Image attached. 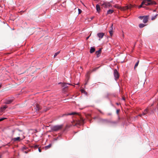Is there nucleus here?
I'll return each instance as SVG.
<instances>
[{"mask_svg": "<svg viewBox=\"0 0 158 158\" xmlns=\"http://www.w3.org/2000/svg\"><path fill=\"white\" fill-rule=\"evenodd\" d=\"M74 114H77L79 117L80 118V119H78L77 120H76L75 121H74L73 123V124L74 126H78L80 125L81 124H83L84 120L82 118L80 114L78 113H77L75 112H73L71 113H69L68 114H63L62 115V116H67L68 115H72Z\"/></svg>", "mask_w": 158, "mask_h": 158, "instance_id": "f257e3e1", "label": "nucleus"}, {"mask_svg": "<svg viewBox=\"0 0 158 158\" xmlns=\"http://www.w3.org/2000/svg\"><path fill=\"white\" fill-rule=\"evenodd\" d=\"M142 4L146 6L152 5L156 4V2L152 0H143L142 2Z\"/></svg>", "mask_w": 158, "mask_h": 158, "instance_id": "f03ea898", "label": "nucleus"}, {"mask_svg": "<svg viewBox=\"0 0 158 158\" xmlns=\"http://www.w3.org/2000/svg\"><path fill=\"white\" fill-rule=\"evenodd\" d=\"M63 125H56L51 127V129L52 131H57L61 129L63 127Z\"/></svg>", "mask_w": 158, "mask_h": 158, "instance_id": "7ed1b4c3", "label": "nucleus"}, {"mask_svg": "<svg viewBox=\"0 0 158 158\" xmlns=\"http://www.w3.org/2000/svg\"><path fill=\"white\" fill-rule=\"evenodd\" d=\"M25 136L23 135L22 138L17 137L13 138L11 139V141L14 142H20L22 139H24Z\"/></svg>", "mask_w": 158, "mask_h": 158, "instance_id": "20e7f679", "label": "nucleus"}, {"mask_svg": "<svg viewBox=\"0 0 158 158\" xmlns=\"http://www.w3.org/2000/svg\"><path fill=\"white\" fill-rule=\"evenodd\" d=\"M134 7V6L130 4L129 5L126 6H120V9L122 10H125L127 9H131V8H133Z\"/></svg>", "mask_w": 158, "mask_h": 158, "instance_id": "39448f33", "label": "nucleus"}, {"mask_svg": "<svg viewBox=\"0 0 158 158\" xmlns=\"http://www.w3.org/2000/svg\"><path fill=\"white\" fill-rule=\"evenodd\" d=\"M21 131L19 130H17L15 131H12V136H19L20 135L19 132Z\"/></svg>", "mask_w": 158, "mask_h": 158, "instance_id": "423d86ee", "label": "nucleus"}, {"mask_svg": "<svg viewBox=\"0 0 158 158\" xmlns=\"http://www.w3.org/2000/svg\"><path fill=\"white\" fill-rule=\"evenodd\" d=\"M102 6H103L104 7L106 8L108 7H110L111 6L109 2H105L102 4Z\"/></svg>", "mask_w": 158, "mask_h": 158, "instance_id": "0eeeda50", "label": "nucleus"}, {"mask_svg": "<svg viewBox=\"0 0 158 158\" xmlns=\"http://www.w3.org/2000/svg\"><path fill=\"white\" fill-rule=\"evenodd\" d=\"M114 75L116 80L119 78V75L118 73V72L117 70L116 69L114 70Z\"/></svg>", "mask_w": 158, "mask_h": 158, "instance_id": "6e6552de", "label": "nucleus"}, {"mask_svg": "<svg viewBox=\"0 0 158 158\" xmlns=\"http://www.w3.org/2000/svg\"><path fill=\"white\" fill-rule=\"evenodd\" d=\"M149 16H144V18H143V22L144 23H147L148 21Z\"/></svg>", "mask_w": 158, "mask_h": 158, "instance_id": "1a4fd4ad", "label": "nucleus"}, {"mask_svg": "<svg viewBox=\"0 0 158 158\" xmlns=\"http://www.w3.org/2000/svg\"><path fill=\"white\" fill-rule=\"evenodd\" d=\"M104 35V33L102 32L99 33L97 34V36L99 38V40L103 38Z\"/></svg>", "mask_w": 158, "mask_h": 158, "instance_id": "9d476101", "label": "nucleus"}, {"mask_svg": "<svg viewBox=\"0 0 158 158\" xmlns=\"http://www.w3.org/2000/svg\"><path fill=\"white\" fill-rule=\"evenodd\" d=\"M13 99L6 100L4 103L6 104H10L13 102Z\"/></svg>", "mask_w": 158, "mask_h": 158, "instance_id": "9b49d317", "label": "nucleus"}, {"mask_svg": "<svg viewBox=\"0 0 158 158\" xmlns=\"http://www.w3.org/2000/svg\"><path fill=\"white\" fill-rule=\"evenodd\" d=\"M35 109L36 111H39L41 109L40 107V105L37 104H35Z\"/></svg>", "mask_w": 158, "mask_h": 158, "instance_id": "f8f14e48", "label": "nucleus"}, {"mask_svg": "<svg viewBox=\"0 0 158 158\" xmlns=\"http://www.w3.org/2000/svg\"><path fill=\"white\" fill-rule=\"evenodd\" d=\"M101 49H100L98 51H97L95 53L98 57L99 56V54L101 53Z\"/></svg>", "mask_w": 158, "mask_h": 158, "instance_id": "ddd939ff", "label": "nucleus"}, {"mask_svg": "<svg viewBox=\"0 0 158 158\" xmlns=\"http://www.w3.org/2000/svg\"><path fill=\"white\" fill-rule=\"evenodd\" d=\"M67 85H72V84L69 83H64L62 84V87H64V88H66L68 87Z\"/></svg>", "mask_w": 158, "mask_h": 158, "instance_id": "4468645a", "label": "nucleus"}, {"mask_svg": "<svg viewBox=\"0 0 158 158\" xmlns=\"http://www.w3.org/2000/svg\"><path fill=\"white\" fill-rule=\"evenodd\" d=\"M7 106H4L2 107H1L0 108V111L1 112H3L7 108Z\"/></svg>", "mask_w": 158, "mask_h": 158, "instance_id": "2eb2a0df", "label": "nucleus"}, {"mask_svg": "<svg viewBox=\"0 0 158 158\" xmlns=\"http://www.w3.org/2000/svg\"><path fill=\"white\" fill-rule=\"evenodd\" d=\"M96 8L97 11L99 12L101 10L100 6L98 5L97 4L96 6Z\"/></svg>", "mask_w": 158, "mask_h": 158, "instance_id": "dca6fc26", "label": "nucleus"}, {"mask_svg": "<svg viewBox=\"0 0 158 158\" xmlns=\"http://www.w3.org/2000/svg\"><path fill=\"white\" fill-rule=\"evenodd\" d=\"M95 51V48L94 47H91L90 50V52L91 53H92Z\"/></svg>", "mask_w": 158, "mask_h": 158, "instance_id": "f3484780", "label": "nucleus"}, {"mask_svg": "<svg viewBox=\"0 0 158 158\" xmlns=\"http://www.w3.org/2000/svg\"><path fill=\"white\" fill-rule=\"evenodd\" d=\"M114 10H109L107 12V14H111L113 13Z\"/></svg>", "mask_w": 158, "mask_h": 158, "instance_id": "a211bd4d", "label": "nucleus"}, {"mask_svg": "<svg viewBox=\"0 0 158 158\" xmlns=\"http://www.w3.org/2000/svg\"><path fill=\"white\" fill-rule=\"evenodd\" d=\"M102 121L103 123H108L109 122V121L107 119H103Z\"/></svg>", "mask_w": 158, "mask_h": 158, "instance_id": "6ab92c4d", "label": "nucleus"}, {"mask_svg": "<svg viewBox=\"0 0 158 158\" xmlns=\"http://www.w3.org/2000/svg\"><path fill=\"white\" fill-rule=\"evenodd\" d=\"M148 112V108L145 109L143 111V114H146Z\"/></svg>", "mask_w": 158, "mask_h": 158, "instance_id": "aec40b11", "label": "nucleus"}, {"mask_svg": "<svg viewBox=\"0 0 158 158\" xmlns=\"http://www.w3.org/2000/svg\"><path fill=\"white\" fill-rule=\"evenodd\" d=\"M145 26V25L144 24H143L141 23L139 25V27L140 28H142Z\"/></svg>", "mask_w": 158, "mask_h": 158, "instance_id": "412c9836", "label": "nucleus"}, {"mask_svg": "<svg viewBox=\"0 0 158 158\" xmlns=\"http://www.w3.org/2000/svg\"><path fill=\"white\" fill-rule=\"evenodd\" d=\"M49 148V145L45 146L43 148V149L45 150H46Z\"/></svg>", "mask_w": 158, "mask_h": 158, "instance_id": "4be33fe9", "label": "nucleus"}, {"mask_svg": "<svg viewBox=\"0 0 158 158\" xmlns=\"http://www.w3.org/2000/svg\"><path fill=\"white\" fill-rule=\"evenodd\" d=\"M71 127V126H69V125H67L65 127V128L64 129V131H66L67 129Z\"/></svg>", "mask_w": 158, "mask_h": 158, "instance_id": "5701e85b", "label": "nucleus"}, {"mask_svg": "<svg viewBox=\"0 0 158 158\" xmlns=\"http://www.w3.org/2000/svg\"><path fill=\"white\" fill-rule=\"evenodd\" d=\"M139 60H138V61L135 64V66H134V69H135L137 67V66H138V64H139Z\"/></svg>", "mask_w": 158, "mask_h": 158, "instance_id": "b1692460", "label": "nucleus"}, {"mask_svg": "<svg viewBox=\"0 0 158 158\" xmlns=\"http://www.w3.org/2000/svg\"><path fill=\"white\" fill-rule=\"evenodd\" d=\"M60 53V52H58L56 53H55L54 56V58H55L56 57V56L59 54Z\"/></svg>", "mask_w": 158, "mask_h": 158, "instance_id": "393cba45", "label": "nucleus"}, {"mask_svg": "<svg viewBox=\"0 0 158 158\" xmlns=\"http://www.w3.org/2000/svg\"><path fill=\"white\" fill-rule=\"evenodd\" d=\"M157 15H156L155 16L152 17V20H154L155 19V18L157 17Z\"/></svg>", "mask_w": 158, "mask_h": 158, "instance_id": "a878e982", "label": "nucleus"}, {"mask_svg": "<svg viewBox=\"0 0 158 158\" xmlns=\"http://www.w3.org/2000/svg\"><path fill=\"white\" fill-rule=\"evenodd\" d=\"M114 7L118 9H120V6H119L117 4L115 5Z\"/></svg>", "mask_w": 158, "mask_h": 158, "instance_id": "bb28decb", "label": "nucleus"}, {"mask_svg": "<svg viewBox=\"0 0 158 158\" xmlns=\"http://www.w3.org/2000/svg\"><path fill=\"white\" fill-rule=\"evenodd\" d=\"M143 5H144V4H142V2L141 3V4L140 6H139L138 8H141V7H144V6H143Z\"/></svg>", "mask_w": 158, "mask_h": 158, "instance_id": "cd10ccee", "label": "nucleus"}, {"mask_svg": "<svg viewBox=\"0 0 158 158\" xmlns=\"http://www.w3.org/2000/svg\"><path fill=\"white\" fill-rule=\"evenodd\" d=\"M99 67H96V68H94L92 70V72L95 71L96 70H97V69H98Z\"/></svg>", "mask_w": 158, "mask_h": 158, "instance_id": "c85d7f7f", "label": "nucleus"}, {"mask_svg": "<svg viewBox=\"0 0 158 158\" xmlns=\"http://www.w3.org/2000/svg\"><path fill=\"white\" fill-rule=\"evenodd\" d=\"M109 32L110 34V35L111 36H112L113 34V31H109Z\"/></svg>", "mask_w": 158, "mask_h": 158, "instance_id": "c756f323", "label": "nucleus"}, {"mask_svg": "<svg viewBox=\"0 0 158 158\" xmlns=\"http://www.w3.org/2000/svg\"><path fill=\"white\" fill-rule=\"evenodd\" d=\"M113 24H112L111 27H110V31H113Z\"/></svg>", "mask_w": 158, "mask_h": 158, "instance_id": "7c9ffc66", "label": "nucleus"}, {"mask_svg": "<svg viewBox=\"0 0 158 158\" xmlns=\"http://www.w3.org/2000/svg\"><path fill=\"white\" fill-rule=\"evenodd\" d=\"M78 14H80L81 13L82 10L81 9H78Z\"/></svg>", "mask_w": 158, "mask_h": 158, "instance_id": "2f4dec72", "label": "nucleus"}, {"mask_svg": "<svg viewBox=\"0 0 158 158\" xmlns=\"http://www.w3.org/2000/svg\"><path fill=\"white\" fill-rule=\"evenodd\" d=\"M6 119V118H0V121H2V120L5 119Z\"/></svg>", "mask_w": 158, "mask_h": 158, "instance_id": "473e14b6", "label": "nucleus"}, {"mask_svg": "<svg viewBox=\"0 0 158 158\" xmlns=\"http://www.w3.org/2000/svg\"><path fill=\"white\" fill-rule=\"evenodd\" d=\"M108 116H111L112 115V114L111 113H109L107 114Z\"/></svg>", "mask_w": 158, "mask_h": 158, "instance_id": "72a5a7b5", "label": "nucleus"}, {"mask_svg": "<svg viewBox=\"0 0 158 158\" xmlns=\"http://www.w3.org/2000/svg\"><path fill=\"white\" fill-rule=\"evenodd\" d=\"M145 115V114H143V112L142 114H139V116L140 117H142V115Z\"/></svg>", "mask_w": 158, "mask_h": 158, "instance_id": "f704fd0d", "label": "nucleus"}, {"mask_svg": "<svg viewBox=\"0 0 158 158\" xmlns=\"http://www.w3.org/2000/svg\"><path fill=\"white\" fill-rule=\"evenodd\" d=\"M38 147V145H35L34 146V148L35 149H36Z\"/></svg>", "mask_w": 158, "mask_h": 158, "instance_id": "c9c22d12", "label": "nucleus"}, {"mask_svg": "<svg viewBox=\"0 0 158 158\" xmlns=\"http://www.w3.org/2000/svg\"><path fill=\"white\" fill-rule=\"evenodd\" d=\"M144 18V16H139V18L141 19H142L143 18Z\"/></svg>", "mask_w": 158, "mask_h": 158, "instance_id": "e433bc0d", "label": "nucleus"}, {"mask_svg": "<svg viewBox=\"0 0 158 158\" xmlns=\"http://www.w3.org/2000/svg\"><path fill=\"white\" fill-rule=\"evenodd\" d=\"M26 149V148L25 147H23L22 148V150L23 151H24Z\"/></svg>", "mask_w": 158, "mask_h": 158, "instance_id": "4c0bfd02", "label": "nucleus"}, {"mask_svg": "<svg viewBox=\"0 0 158 158\" xmlns=\"http://www.w3.org/2000/svg\"><path fill=\"white\" fill-rule=\"evenodd\" d=\"M38 150L39 152H41V150L40 149V148H38Z\"/></svg>", "mask_w": 158, "mask_h": 158, "instance_id": "58836bf2", "label": "nucleus"}, {"mask_svg": "<svg viewBox=\"0 0 158 158\" xmlns=\"http://www.w3.org/2000/svg\"><path fill=\"white\" fill-rule=\"evenodd\" d=\"M90 72H89L87 73V75H86V76H87V77H88V76L89 74H90Z\"/></svg>", "mask_w": 158, "mask_h": 158, "instance_id": "ea45409f", "label": "nucleus"}, {"mask_svg": "<svg viewBox=\"0 0 158 158\" xmlns=\"http://www.w3.org/2000/svg\"><path fill=\"white\" fill-rule=\"evenodd\" d=\"M91 35V34H90V35L88 36V37H87V38H86V40H87L89 38V37Z\"/></svg>", "mask_w": 158, "mask_h": 158, "instance_id": "a19ab883", "label": "nucleus"}, {"mask_svg": "<svg viewBox=\"0 0 158 158\" xmlns=\"http://www.w3.org/2000/svg\"><path fill=\"white\" fill-rule=\"evenodd\" d=\"M81 92L82 93L85 92V91L84 89H81Z\"/></svg>", "mask_w": 158, "mask_h": 158, "instance_id": "79ce46f5", "label": "nucleus"}, {"mask_svg": "<svg viewBox=\"0 0 158 158\" xmlns=\"http://www.w3.org/2000/svg\"><path fill=\"white\" fill-rule=\"evenodd\" d=\"M122 99L124 101L125 100V98L124 97H122Z\"/></svg>", "mask_w": 158, "mask_h": 158, "instance_id": "37998d69", "label": "nucleus"}, {"mask_svg": "<svg viewBox=\"0 0 158 158\" xmlns=\"http://www.w3.org/2000/svg\"><path fill=\"white\" fill-rule=\"evenodd\" d=\"M27 154L28 153V152L27 151H25L23 152Z\"/></svg>", "mask_w": 158, "mask_h": 158, "instance_id": "c03bdc74", "label": "nucleus"}, {"mask_svg": "<svg viewBox=\"0 0 158 158\" xmlns=\"http://www.w3.org/2000/svg\"><path fill=\"white\" fill-rule=\"evenodd\" d=\"M2 85L1 84H0V88L1 87Z\"/></svg>", "mask_w": 158, "mask_h": 158, "instance_id": "a18cd8bd", "label": "nucleus"}, {"mask_svg": "<svg viewBox=\"0 0 158 158\" xmlns=\"http://www.w3.org/2000/svg\"><path fill=\"white\" fill-rule=\"evenodd\" d=\"M50 147H51V144H50Z\"/></svg>", "mask_w": 158, "mask_h": 158, "instance_id": "49530a36", "label": "nucleus"}]
</instances>
